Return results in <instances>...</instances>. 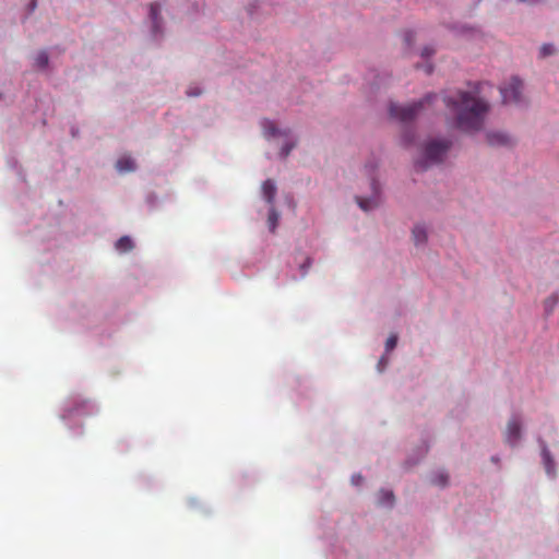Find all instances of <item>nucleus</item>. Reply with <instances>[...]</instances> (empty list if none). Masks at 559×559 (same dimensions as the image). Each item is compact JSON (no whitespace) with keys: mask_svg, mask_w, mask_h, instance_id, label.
I'll return each instance as SVG.
<instances>
[{"mask_svg":"<svg viewBox=\"0 0 559 559\" xmlns=\"http://www.w3.org/2000/svg\"><path fill=\"white\" fill-rule=\"evenodd\" d=\"M371 188L373 190V194H374L373 197H371L369 199L361 198V197L356 198L359 207L362 209L364 211H369V210L378 206V204H379L378 182L374 179H372V181H371Z\"/></svg>","mask_w":559,"mask_h":559,"instance_id":"6","label":"nucleus"},{"mask_svg":"<svg viewBox=\"0 0 559 559\" xmlns=\"http://www.w3.org/2000/svg\"><path fill=\"white\" fill-rule=\"evenodd\" d=\"M262 193L266 202L272 204L276 194V186L273 180L267 179L263 182Z\"/></svg>","mask_w":559,"mask_h":559,"instance_id":"8","label":"nucleus"},{"mask_svg":"<svg viewBox=\"0 0 559 559\" xmlns=\"http://www.w3.org/2000/svg\"><path fill=\"white\" fill-rule=\"evenodd\" d=\"M380 496H381V500H380L381 503H388V504L393 503L394 496H393L392 491L381 490Z\"/></svg>","mask_w":559,"mask_h":559,"instance_id":"17","label":"nucleus"},{"mask_svg":"<svg viewBox=\"0 0 559 559\" xmlns=\"http://www.w3.org/2000/svg\"><path fill=\"white\" fill-rule=\"evenodd\" d=\"M310 265V259H307V266Z\"/></svg>","mask_w":559,"mask_h":559,"instance_id":"27","label":"nucleus"},{"mask_svg":"<svg viewBox=\"0 0 559 559\" xmlns=\"http://www.w3.org/2000/svg\"><path fill=\"white\" fill-rule=\"evenodd\" d=\"M487 140L490 145H508L511 143L510 138L501 132L488 133Z\"/></svg>","mask_w":559,"mask_h":559,"instance_id":"9","label":"nucleus"},{"mask_svg":"<svg viewBox=\"0 0 559 559\" xmlns=\"http://www.w3.org/2000/svg\"><path fill=\"white\" fill-rule=\"evenodd\" d=\"M521 438V424L516 418L509 420L506 430V441L514 445Z\"/></svg>","mask_w":559,"mask_h":559,"instance_id":"5","label":"nucleus"},{"mask_svg":"<svg viewBox=\"0 0 559 559\" xmlns=\"http://www.w3.org/2000/svg\"><path fill=\"white\" fill-rule=\"evenodd\" d=\"M352 481H353L355 485H359V484L362 481V477H361L360 475L353 476Z\"/></svg>","mask_w":559,"mask_h":559,"instance_id":"24","label":"nucleus"},{"mask_svg":"<svg viewBox=\"0 0 559 559\" xmlns=\"http://www.w3.org/2000/svg\"><path fill=\"white\" fill-rule=\"evenodd\" d=\"M413 238L416 245H421L427 240V230L424 225H416L413 228Z\"/></svg>","mask_w":559,"mask_h":559,"instance_id":"12","label":"nucleus"},{"mask_svg":"<svg viewBox=\"0 0 559 559\" xmlns=\"http://www.w3.org/2000/svg\"><path fill=\"white\" fill-rule=\"evenodd\" d=\"M451 142L447 140H432L428 142L424 151V162H418L416 167L420 170L426 169L428 164L441 163L447 155Z\"/></svg>","mask_w":559,"mask_h":559,"instance_id":"3","label":"nucleus"},{"mask_svg":"<svg viewBox=\"0 0 559 559\" xmlns=\"http://www.w3.org/2000/svg\"><path fill=\"white\" fill-rule=\"evenodd\" d=\"M115 247L119 252L124 253L131 251L134 246L132 239L129 236H122L117 240Z\"/></svg>","mask_w":559,"mask_h":559,"instance_id":"11","label":"nucleus"},{"mask_svg":"<svg viewBox=\"0 0 559 559\" xmlns=\"http://www.w3.org/2000/svg\"><path fill=\"white\" fill-rule=\"evenodd\" d=\"M523 83L518 78H512L506 86L500 87L502 102L504 104H520L522 98Z\"/></svg>","mask_w":559,"mask_h":559,"instance_id":"4","label":"nucleus"},{"mask_svg":"<svg viewBox=\"0 0 559 559\" xmlns=\"http://www.w3.org/2000/svg\"><path fill=\"white\" fill-rule=\"evenodd\" d=\"M449 110L455 114V126L463 131L481 129L489 105L471 92L457 91L444 97Z\"/></svg>","mask_w":559,"mask_h":559,"instance_id":"1","label":"nucleus"},{"mask_svg":"<svg viewBox=\"0 0 559 559\" xmlns=\"http://www.w3.org/2000/svg\"><path fill=\"white\" fill-rule=\"evenodd\" d=\"M435 53V49L430 48V47H425L421 51V56L423 57H430Z\"/></svg>","mask_w":559,"mask_h":559,"instance_id":"21","label":"nucleus"},{"mask_svg":"<svg viewBox=\"0 0 559 559\" xmlns=\"http://www.w3.org/2000/svg\"><path fill=\"white\" fill-rule=\"evenodd\" d=\"M431 71H432L431 66H427V67H426V72H427V73H431Z\"/></svg>","mask_w":559,"mask_h":559,"instance_id":"26","label":"nucleus"},{"mask_svg":"<svg viewBox=\"0 0 559 559\" xmlns=\"http://www.w3.org/2000/svg\"><path fill=\"white\" fill-rule=\"evenodd\" d=\"M414 39V34L412 32H406L404 36V40L407 43V45H411V43Z\"/></svg>","mask_w":559,"mask_h":559,"instance_id":"22","label":"nucleus"},{"mask_svg":"<svg viewBox=\"0 0 559 559\" xmlns=\"http://www.w3.org/2000/svg\"><path fill=\"white\" fill-rule=\"evenodd\" d=\"M396 344H397V336L394 334L390 335L385 342L386 352L393 350L395 348Z\"/></svg>","mask_w":559,"mask_h":559,"instance_id":"19","label":"nucleus"},{"mask_svg":"<svg viewBox=\"0 0 559 559\" xmlns=\"http://www.w3.org/2000/svg\"><path fill=\"white\" fill-rule=\"evenodd\" d=\"M436 98V94H429L424 99L412 105L400 106L397 104H391L390 116L404 123L411 122L417 117L426 104H431Z\"/></svg>","mask_w":559,"mask_h":559,"instance_id":"2","label":"nucleus"},{"mask_svg":"<svg viewBox=\"0 0 559 559\" xmlns=\"http://www.w3.org/2000/svg\"><path fill=\"white\" fill-rule=\"evenodd\" d=\"M543 459H544L545 468H546L547 474H549V475L554 474V461H552L550 453L546 447H543Z\"/></svg>","mask_w":559,"mask_h":559,"instance_id":"13","label":"nucleus"},{"mask_svg":"<svg viewBox=\"0 0 559 559\" xmlns=\"http://www.w3.org/2000/svg\"><path fill=\"white\" fill-rule=\"evenodd\" d=\"M199 94H200V92H199V91H198V92H190V91L188 92V95H189V96H197V95H199Z\"/></svg>","mask_w":559,"mask_h":559,"instance_id":"25","label":"nucleus"},{"mask_svg":"<svg viewBox=\"0 0 559 559\" xmlns=\"http://www.w3.org/2000/svg\"><path fill=\"white\" fill-rule=\"evenodd\" d=\"M48 55L46 51H40L37 53L36 58H35V64L38 67V68H45L47 67L48 64Z\"/></svg>","mask_w":559,"mask_h":559,"instance_id":"15","label":"nucleus"},{"mask_svg":"<svg viewBox=\"0 0 559 559\" xmlns=\"http://www.w3.org/2000/svg\"><path fill=\"white\" fill-rule=\"evenodd\" d=\"M555 51H556V49H555L554 45L545 44L540 48V56L542 57H547V56H550V55L555 53Z\"/></svg>","mask_w":559,"mask_h":559,"instance_id":"18","label":"nucleus"},{"mask_svg":"<svg viewBox=\"0 0 559 559\" xmlns=\"http://www.w3.org/2000/svg\"><path fill=\"white\" fill-rule=\"evenodd\" d=\"M262 127L266 135L275 136L278 134V130L272 121L264 120Z\"/></svg>","mask_w":559,"mask_h":559,"instance_id":"14","label":"nucleus"},{"mask_svg":"<svg viewBox=\"0 0 559 559\" xmlns=\"http://www.w3.org/2000/svg\"><path fill=\"white\" fill-rule=\"evenodd\" d=\"M447 481H448V476H447V475L441 474V475L439 476V479H438L436 483H437L438 485H440V486H444V485L447 484Z\"/></svg>","mask_w":559,"mask_h":559,"instance_id":"23","label":"nucleus"},{"mask_svg":"<svg viewBox=\"0 0 559 559\" xmlns=\"http://www.w3.org/2000/svg\"><path fill=\"white\" fill-rule=\"evenodd\" d=\"M159 14H160V5L158 3H151L150 4V17L152 20L154 33H157L160 29L162 19L159 16Z\"/></svg>","mask_w":559,"mask_h":559,"instance_id":"7","label":"nucleus"},{"mask_svg":"<svg viewBox=\"0 0 559 559\" xmlns=\"http://www.w3.org/2000/svg\"><path fill=\"white\" fill-rule=\"evenodd\" d=\"M116 168L119 173L133 171L135 169V163L130 156H121L117 160Z\"/></svg>","mask_w":559,"mask_h":559,"instance_id":"10","label":"nucleus"},{"mask_svg":"<svg viewBox=\"0 0 559 559\" xmlns=\"http://www.w3.org/2000/svg\"><path fill=\"white\" fill-rule=\"evenodd\" d=\"M292 148H293V145H290V144H286V145H284V146L282 147V150H281V156H282L283 158H286V157L289 155V153H290Z\"/></svg>","mask_w":559,"mask_h":559,"instance_id":"20","label":"nucleus"},{"mask_svg":"<svg viewBox=\"0 0 559 559\" xmlns=\"http://www.w3.org/2000/svg\"><path fill=\"white\" fill-rule=\"evenodd\" d=\"M269 225H270V229L272 231L275 230L276 228V225H277V221H278V213L275 211V209H271L270 210V213H269Z\"/></svg>","mask_w":559,"mask_h":559,"instance_id":"16","label":"nucleus"}]
</instances>
